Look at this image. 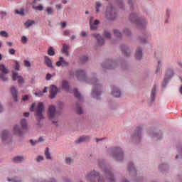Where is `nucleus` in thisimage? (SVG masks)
<instances>
[{
  "label": "nucleus",
  "mask_w": 182,
  "mask_h": 182,
  "mask_svg": "<svg viewBox=\"0 0 182 182\" xmlns=\"http://www.w3.org/2000/svg\"><path fill=\"white\" fill-rule=\"evenodd\" d=\"M90 137L89 136H82L78 140L75 141V143H83L85 141H89Z\"/></svg>",
  "instance_id": "nucleus-19"
},
{
  "label": "nucleus",
  "mask_w": 182,
  "mask_h": 182,
  "mask_svg": "<svg viewBox=\"0 0 182 182\" xmlns=\"http://www.w3.org/2000/svg\"><path fill=\"white\" fill-rule=\"evenodd\" d=\"M62 87L65 89V90H67V92H69V82H68V81H63Z\"/></svg>",
  "instance_id": "nucleus-29"
},
{
  "label": "nucleus",
  "mask_w": 182,
  "mask_h": 182,
  "mask_svg": "<svg viewBox=\"0 0 182 182\" xmlns=\"http://www.w3.org/2000/svg\"><path fill=\"white\" fill-rule=\"evenodd\" d=\"M48 55H49V56H55V50H53V47H49L48 50Z\"/></svg>",
  "instance_id": "nucleus-32"
},
{
  "label": "nucleus",
  "mask_w": 182,
  "mask_h": 182,
  "mask_svg": "<svg viewBox=\"0 0 182 182\" xmlns=\"http://www.w3.org/2000/svg\"><path fill=\"white\" fill-rule=\"evenodd\" d=\"M98 82L99 81L96 78H92L88 81V83H92V85H93L92 95L94 99H100L99 96H100L102 93V86L98 83Z\"/></svg>",
  "instance_id": "nucleus-1"
},
{
  "label": "nucleus",
  "mask_w": 182,
  "mask_h": 182,
  "mask_svg": "<svg viewBox=\"0 0 182 182\" xmlns=\"http://www.w3.org/2000/svg\"><path fill=\"white\" fill-rule=\"evenodd\" d=\"M121 49L125 56H130V50L126 46H121Z\"/></svg>",
  "instance_id": "nucleus-24"
},
{
  "label": "nucleus",
  "mask_w": 182,
  "mask_h": 182,
  "mask_svg": "<svg viewBox=\"0 0 182 182\" xmlns=\"http://www.w3.org/2000/svg\"><path fill=\"white\" fill-rule=\"evenodd\" d=\"M87 60H89V58L87 56L80 57L81 63H85V62H87Z\"/></svg>",
  "instance_id": "nucleus-42"
},
{
  "label": "nucleus",
  "mask_w": 182,
  "mask_h": 182,
  "mask_svg": "<svg viewBox=\"0 0 182 182\" xmlns=\"http://www.w3.org/2000/svg\"><path fill=\"white\" fill-rule=\"evenodd\" d=\"M61 28H66V22H63Z\"/></svg>",
  "instance_id": "nucleus-62"
},
{
  "label": "nucleus",
  "mask_w": 182,
  "mask_h": 182,
  "mask_svg": "<svg viewBox=\"0 0 182 182\" xmlns=\"http://www.w3.org/2000/svg\"><path fill=\"white\" fill-rule=\"evenodd\" d=\"M45 156L47 160H52L50 152H49V148H46L45 151Z\"/></svg>",
  "instance_id": "nucleus-28"
},
{
  "label": "nucleus",
  "mask_w": 182,
  "mask_h": 182,
  "mask_svg": "<svg viewBox=\"0 0 182 182\" xmlns=\"http://www.w3.org/2000/svg\"><path fill=\"white\" fill-rule=\"evenodd\" d=\"M65 163L66 164H72V163H73V160L70 158H66Z\"/></svg>",
  "instance_id": "nucleus-46"
},
{
  "label": "nucleus",
  "mask_w": 182,
  "mask_h": 182,
  "mask_svg": "<svg viewBox=\"0 0 182 182\" xmlns=\"http://www.w3.org/2000/svg\"><path fill=\"white\" fill-rule=\"evenodd\" d=\"M33 9H35V11H43V6H33Z\"/></svg>",
  "instance_id": "nucleus-43"
},
{
  "label": "nucleus",
  "mask_w": 182,
  "mask_h": 182,
  "mask_svg": "<svg viewBox=\"0 0 182 182\" xmlns=\"http://www.w3.org/2000/svg\"><path fill=\"white\" fill-rule=\"evenodd\" d=\"M73 93H74V96H75L77 99H82V96L80 95V93L79 92V91H77V89L75 88L73 90Z\"/></svg>",
  "instance_id": "nucleus-31"
},
{
  "label": "nucleus",
  "mask_w": 182,
  "mask_h": 182,
  "mask_svg": "<svg viewBox=\"0 0 182 182\" xmlns=\"http://www.w3.org/2000/svg\"><path fill=\"white\" fill-rule=\"evenodd\" d=\"M21 42L23 44L26 43V42H28V38H26V36H22Z\"/></svg>",
  "instance_id": "nucleus-49"
},
{
  "label": "nucleus",
  "mask_w": 182,
  "mask_h": 182,
  "mask_svg": "<svg viewBox=\"0 0 182 182\" xmlns=\"http://www.w3.org/2000/svg\"><path fill=\"white\" fill-rule=\"evenodd\" d=\"M13 161H14V163H21L22 161H23V157L22 156H17L14 158Z\"/></svg>",
  "instance_id": "nucleus-33"
},
{
  "label": "nucleus",
  "mask_w": 182,
  "mask_h": 182,
  "mask_svg": "<svg viewBox=\"0 0 182 182\" xmlns=\"http://www.w3.org/2000/svg\"><path fill=\"white\" fill-rule=\"evenodd\" d=\"M131 22L136 23L139 28H144L146 26V21L139 18L136 14H132L129 16Z\"/></svg>",
  "instance_id": "nucleus-3"
},
{
  "label": "nucleus",
  "mask_w": 182,
  "mask_h": 182,
  "mask_svg": "<svg viewBox=\"0 0 182 182\" xmlns=\"http://www.w3.org/2000/svg\"><path fill=\"white\" fill-rule=\"evenodd\" d=\"M99 178V173L95 171H91L86 177L87 181L90 182H96L97 178Z\"/></svg>",
  "instance_id": "nucleus-9"
},
{
  "label": "nucleus",
  "mask_w": 182,
  "mask_h": 182,
  "mask_svg": "<svg viewBox=\"0 0 182 182\" xmlns=\"http://www.w3.org/2000/svg\"><path fill=\"white\" fill-rule=\"evenodd\" d=\"M2 141H5L8 139V131H4L2 133Z\"/></svg>",
  "instance_id": "nucleus-35"
},
{
  "label": "nucleus",
  "mask_w": 182,
  "mask_h": 182,
  "mask_svg": "<svg viewBox=\"0 0 182 182\" xmlns=\"http://www.w3.org/2000/svg\"><path fill=\"white\" fill-rule=\"evenodd\" d=\"M29 96L28 95H25L23 98L22 100L23 102H26V100H27L28 99Z\"/></svg>",
  "instance_id": "nucleus-58"
},
{
  "label": "nucleus",
  "mask_w": 182,
  "mask_h": 182,
  "mask_svg": "<svg viewBox=\"0 0 182 182\" xmlns=\"http://www.w3.org/2000/svg\"><path fill=\"white\" fill-rule=\"evenodd\" d=\"M35 107H36V103H33L31 105V107L30 108L31 112H34L35 111Z\"/></svg>",
  "instance_id": "nucleus-51"
},
{
  "label": "nucleus",
  "mask_w": 182,
  "mask_h": 182,
  "mask_svg": "<svg viewBox=\"0 0 182 182\" xmlns=\"http://www.w3.org/2000/svg\"><path fill=\"white\" fill-rule=\"evenodd\" d=\"M154 137H159V139H161V134H155Z\"/></svg>",
  "instance_id": "nucleus-60"
},
{
  "label": "nucleus",
  "mask_w": 182,
  "mask_h": 182,
  "mask_svg": "<svg viewBox=\"0 0 182 182\" xmlns=\"http://www.w3.org/2000/svg\"><path fill=\"white\" fill-rule=\"evenodd\" d=\"M141 137V127H138L136 129L135 133L133 135V138L136 139V140H140Z\"/></svg>",
  "instance_id": "nucleus-16"
},
{
  "label": "nucleus",
  "mask_w": 182,
  "mask_h": 182,
  "mask_svg": "<svg viewBox=\"0 0 182 182\" xmlns=\"http://www.w3.org/2000/svg\"><path fill=\"white\" fill-rule=\"evenodd\" d=\"M112 157L117 161H120L123 159V151L119 147H114L112 149Z\"/></svg>",
  "instance_id": "nucleus-7"
},
{
  "label": "nucleus",
  "mask_w": 182,
  "mask_h": 182,
  "mask_svg": "<svg viewBox=\"0 0 182 182\" xmlns=\"http://www.w3.org/2000/svg\"><path fill=\"white\" fill-rule=\"evenodd\" d=\"M0 36H1L2 38H9V35L5 31H0Z\"/></svg>",
  "instance_id": "nucleus-39"
},
{
  "label": "nucleus",
  "mask_w": 182,
  "mask_h": 182,
  "mask_svg": "<svg viewBox=\"0 0 182 182\" xmlns=\"http://www.w3.org/2000/svg\"><path fill=\"white\" fill-rule=\"evenodd\" d=\"M12 80L14 81L17 80L19 85L25 83V80L23 79V77L21 75H18V73H13Z\"/></svg>",
  "instance_id": "nucleus-10"
},
{
  "label": "nucleus",
  "mask_w": 182,
  "mask_h": 182,
  "mask_svg": "<svg viewBox=\"0 0 182 182\" xmlns=\"http://www.w3.org/2000/svg\"><path fill=\"white\" fill-rule=\"evenodd\" d=\"M64 36H70V31L65 30L63 31Z\"/></svg>",
  "instance_id": "nucleus-48"
},
{
  "label": "nucleus",
  "mask_w": 182,
  "mask_h": 182,
  "mask_svg": "<svg viewBox=\"0 0 182 182\" xmlns=\"http://www.w3.org/2000/svg\"><path fill=\"white\" fill-rule=\"evenodd\" d=\"M45 111V105H43V103L39 102L38 103L35 112H36V116L37 120H42V119H44L43 117V112Z\"/></svg>",
  "instance_id": "nucleus-5"
},
{
  "label": "nucleus",
  "mask_w": 182,
  "mask_h": 182,
  "mask_svg": "<svg viewBox=\"0 0 182 182\" xmlns=\"http://www.w3.org/2000/svg\"><path fill=\"white\" fill-rule=\"evenodd\" d=\"M42 160H43V156H38L37 161H42Z\"/></svg>",
  "instance_id": "nucleus-57"
},
{
  "label": "nucleus",
  "mask_w": 182,
  "mask_h": 182,
  "mask_svg": "<svg viewBox=\"0 0 182 182\" xmlns=\"http://www.w3.org/2000/svg\"><path fill=\"white\" fill-rule=\"evenodd\" d=\"M69 46L64 44L63 46L62 53L65 55V56H69Z\"/></svg>",
  "instance_id": "nucleus-25"
},
{
  "label": "nucleus",
  "mask_w": 182,
  "mask_h": 182,
  "mask_svg": "<svg viewBox=\"0 0 182 182\" xmlns=\"http://www.w3.org/2000/svg\"><path fill=\"white\" fill-rule=\"evenodd\" d=\"M13 130H14V134H16L17 136H22L23 134L22 131L20 129L18 125H15L14 127Z\"/></svg>",
  "instance_id": "nucleus-21"
},
{
  "label": "nucleus",
  "mask_w": 182,
  "mask_h": 182,
  "mask_svg": "<svg viewBox=\"0 0 182 182\" xmlns=\"http://www.w3.org/2000/svg\"><path fill=\"white\" fill-rule=\"evenodd\" d=\"M6 45H8V46H12L13 43L11 42H6Z\"/></svg>",
  "instance_id": "nucleus-64"
},
{
  "label": "nucleus",
  "mask_w": 182,
  "mask_h": 182,
  "mask_svg": "<svg viewBox=\"0 0 182 182\" xmlns=\"http://www.w3.org/2000/svg\"><path fill=\"white\" fill-rule=\"evenodd\" d=\"M105 178H107L109 182H115L114 177L113 176V173L110 169H104V176ZM102 176H99L98 182H105L103 181Z\"/></svg>",
  "instance_id": "nucleus-6"
},
{
  "label": "nucleus",
  "mask_w": 182,
  "mask_h": 182,
  "mask_svg": "<svg viewBox=\"0 0 182 182\" xmlns=\"http://www.w3.org/2000/svg\"><path fill=\"white\" fill-rule=\"evenodd\" d=\"M46 80H50L52 79V75L50 73H48L46 77Z\"/></svg>",
  "instance_id": "nucleus-53"
},
{
  "label": "nucleus",
  "mask_w": 182,
  "mask_h": 182,
  "mask_svg": "<svg viewBox=\"0 0 182 182\" xmlns=\"http://www.w3.org/2000/svg\"><path fill=\"white\" fill-rule=\"evenodd\" d=\"M15 63H16V66H15V69L16 70H19V63H18V61H15Z\"/></svg>",
  "instance_id": "nucleus-54"
},
{
  "label": "nucleus",
  "mask_w": 182,
  "mask_h": 182,
  "mask_svg": "<svg viewBox=\"0 0 182 182\" xmlns=\"http://www.w3.org/2000/svg\"><path fill=\"white\" fill-rule=\"evenodd\" d=\"M23 116H25V117H29V112H25Z\"/></svg>",
  "instance_id": "nucleus-63"
},
{
  "label": "nucleus",
  "mask_w": 182,
  "mask_h": 182,
  "mask_svg": "<svg viewBox=\"0 0 182 182\" xmlns=\"http://www.w3.org/2000/svg\"><path fill=\"white\" fill-rule=\"evenodd\" d=\"M20 124L22 129H28V122L26 121V119H21L20 122Z\"/></svg>",
  "instance_id": "nucleus-26"
},
{
  "label": "nucleus",
  "mask_w": 182,
  "mask_h": 182,
  "mask_svg": "<svg viewBox=\"0 0 182 182\" xmlns=\"http://www.w3.org/2000/svg\"><path fill=\"white\" fill-rule=\"evenodd\" d=\"M11 92L14 99V102H16L18 100V91L16 90V88H15V87H12L11 89Z\"/></svg>",
  "instance_id": "nucleus-20"
},
{
  "label": "nucleus",
  "mask_w": 182,
  "mask_h": 182,
  "mask_svg": "<svg viewBox=\"0 0 182 182\" xmlns=\"http://www.w3.org/2000/svg\"><path fill=\"white\" fill-rule=\"evenodd\" d=\"M81 36H82L83 38H85V36H87V33H86V31H82Z\"/></svg>",
  "instance_id": "nucleus-56"
},
{
  "label": "nucleus",
  "mask_w": 182,
  "mask_h": 182,
  "mask_svg": "<svg viewBox=\"0 0 182 182\" xmlns=\"http://www.w3.org/2000/svg\"><path fill=\"white\" fill-rule=\"evenodd\" d=\"M33 23H35V21H32V20H28L25 23L26 26H27V28H29L30 26H32V25H33Z\"/></svg>",
  "instance_id": "nucleus-38"
},
{
  "label": "nucleus",
  "mask_w": 182,
  "mask_h": 182,
  "mask_svg": "<svg viewBox=\"0 0 182 182\" xmlns=\"http://www.w3.org/2000/svg\"><path fill=\"white\" fill-rule=\"evenodd\" d=\"M143 57V53L141 48L136 49V54H135V58L138 60H140L141 58Z\"/></svg>",
  "instance_id": "nucleus-22"
},
{
  "label": "nucleus",
  "mask_w": 182,
  "mask_h": 182,
  "mask_svg": "<svg viewBox=\"0 0 182 182\" xmlns=\"http://www.w3.org/2000/svg\"><path fill=\"white\" fill-rule=\"evenodd\" d=\"M46 12L48 15H52V14H53V9L52 7H48L46 9Z\"/></svg>",
  "instance_id": "nucleus-41"
},
{
  "label": "nucleus",
  "mask_w": 182,
  "mask_h": 182,
  "mask_svg": "<svg viewBox=\"0 0 182 182\" xmlns=\"http://www.w3.org/2000/svg\"><path fill=\"white\" fill-rule=\"evenodd\" d=\"M174 75V73L173 72V70H169L168 71H167L166 76H165V82H167V80H168V79H171V77H173Z\"/></svg>",
  "instance_id": "nucleus-23"
},
{
  "label": "nucleus",
  "mask_w": 182,
  "mask_h": 182,
  "mask_svg": "<svg viewBox=\"0 0 182 182\" xmlns=\"http://www.w3.org/2000/svg\"><path fill=\"white\" fill-rule=\"evenodd\" d=\"M92 36H94V38H96V39L97 40V43L100 46H102L105 43V39H103V38H102L100 35L97 33H94L92 34Z\"/></svg>",
  "instance_id": "nucleus-17"
},
{
  "label": "nucleus",
  "mask_w": 182,
  "mask_h": 182,
  "mask_svg": "<svg viewBox=\"0 0 182 182\" xmlns=\"http://www.w3.org/2000/svg\"><path fill=\"white\" fill-rule=\"evenodd\" d=\"M0 70H1V72H2V73L0 74V79L1 80H3V82H6V80H8V76H6V75H8V73L9 72L8 70V68H6L5 65L1 64L0 65Z\"/></svg>",
  "instance_id": "nucleus-8"
},
{
  "label": "nucleus",
  "mask_w": 182,
  "mask_h": 182,
  "mask_svg": "<svg viewBox=\"0 0 182 182\" xmlns=\"http://www.w3.org/2000/svg\"><path fill=\"white\" fill-rule=\"evenodd\" d=\"M8 181L21 182V181H18L17 179H8Z\"/></svg>",
  "instance_id": "nucleus-59"
},
{
  "label": "nucleus",
  "mask_w": 182,
  "mask_h": 182,
  "mask_svg": "<svg viewBox=\"0 0 182 182\" xmlns=\"http://www.w3.org/2000/svg\"><path fill=\"white\" fill-rule=\"evenodd\" d=\"M15 52H16V51L15 49H14V48H11V49L9 50V53H10V55H15Z\"/></svg>",
  "instance_id": "nucleus-55"
},
{
  "label": "nucleus",
  "mask_w": 182,
  "mask_h": 182,
  "mask_svg": "<svg viewBox=\"0 0 182 182\" xmlns=\"http://www.w3.org/2000/svg\"><path fill=\"white\" fill-rule=\"evenodd\" d=\"M104 36H105V38H107L108 39H110L112 35L110 34V33L105 31L104 33Z\"/></svg>",
  "instance_id": "nucleus-50"
},
{
  "label": "nucleus",
  "mask_w": 182,
  "mask_h": 182,
  "mask_svg": "<svg viewBox=\"0 0 182 182\" xmlns=\"http://www.w3.org/2000/svg\"><path fill=\"white\" fill-rule=\"evenodd\" d=\"M56 65L58 67H68L69 66V63L65 60V58H63V57H60L59 60L56 63Z\"/></svg>",
  "instance_id": "nucleus-13"
},
{
  "label": "nucleus",
  "mask_w": 182,
  "mask_h": 182,
  "mask_svg": "<svg viewBox=\"0 0 182 182\" xmlns=\"http://www.w3.org/2000/svg\"><path fill=\"white\" fill-rule=\"evenodd\" d=\"M124 33H125V35H127V36H130V30L126 28V29L124 31Z\"/></svg>",
  "instance_id": "nucleus-52"
},
{
  "label": "nucleus",
  "mask_w": 182,
  "mask_h": 182,
  "mask_svg": "<svg viewBox=\"0 0 182 182\" xmlns=\"http://www.w3.org/2000/svg\"><path fill=\"white\" fill-rule=\"evenodd\" d=\"M114 34L117 38H122V33L119 30H114Z\"/></svg>",
  "instance_id": "nucleus-40"
},
{
  "label": "nucleus",
  "mask_w": 182,
  "mask_h": 182,
  "mask_svg": "<svg viewBox=\"0 0 182 182\" xmlns=\"http://www.w3.org/2000/svg\"><path fill=\"white\" fill-rule=\"evenodd\" d=\"M76 76L78 80H86V73L82 70H78Z\"/></svg>",
  "instance_id": "nucleus-12"
},
{
  "label": "nucleus",
  "mask_w": 182,
  "mask_h": 182,
  "mask_svg": "<svg viewBox=\"0 0 182 182\" xmlns=\"http://www.w3.org/2000/svg\"><path fill=\"white\" fill-rule=\"evenodd\" d=\"M100 6H102V4L100 2H97L96 3V12H100Z\"/></svg>",
  "instance_id": "nucleus-45"
},
{
  "label": "nucleus",
  "mask_w": 182,
  "mask_h": 182,
  "mask_svg": "<svg viewBox=\"0 0 182 182\" xmlns=\"http://www.w3.org/2000/svg\"><path fill=\"white\" fill-rule=\"evenodd\" d=\"M105 16L107 19L109 21H113L116 19V17L117 16V13L116 12V9L113 8V6L109 5L107 8V11L105 13Z\"/></svg>",
  "instance_id": "nucleus-4"
},
{
  "label": "nucleus",
  "mask_w": 182,
  "mask_h": 182,
  "mask_svg": "<svg viewBox=\"0 0 182 182\" xmlns=\"http://www.w3.org/2000/svg\"><path fill=\"white\" fill-rule=\"evenodd\" d=\"M158 65H159V66L157 67L156 70V73L157 75L161 73V70L160 69V60H158Z\"/></svg>",
  "instance_id": "nucleus-44"
},
{
  "label": "nucleus",
  "mask_w": 182,
  "mask_h": 182,
  "mask_svg": "<svg viewBox=\"0 0 182 182\" xmlns=\"http://www.w3.org/2000/svg\"><path fill=\"white\" fill-rule=\"evenodd\" d=\"M155 96H156V85L154 86V87L151 90V97L152 100H154Z\"/></svg>",
  "instance_id": "nucleus-37"
},
{
  "label": "nucleus",
  "mask_w": 182,
  "mask_h": 182,
  "mask_svg": "<svg viewBox=\"0 0 182 182\" xmlns=\"http://www.w3.org/2000/svg\"><path fill=\"white\" fill-rule=\"evenodd\" d=\"M58 94V87L56 85H52L50 88V99H55Z\"/></svg>",
  "instance_id": "nucleus-11"
},
{
  "label": "nucleus",
  "mask_w": 182,
  "mask_h": 182,
  "mask_svg": "<svg viewBox=\"0 0 182 182\" xmlns=\"http://www.w3.org/2000/svg\"><path fill=\"white\" fill-rule=\"evenodd\" d=\"M48 116L53 123H58V117L60 116V113L56 112V107L53 105H50L48 110Z\"/></svg>",
  "instance_id": "nucleus-2"
},
{
  "label": "nucleus",
  "mask_w": 182,
  "mask_h": 182,
  "mask_svg": "<svg viewBox=\"0 0 182 182\" xmlns=\"http://www.w3.org/2000/svg\"><path fill=\"white\" fill-rule=\"evenodd\" d=\"M76 112L78 114H82L83 113V109L80 107V105H76Z\"/></svg>",
  "instance_id": "nucleus-34"
},
{
  "label": "nucleus",
  "mask_w": 182,
  "mask_h": 182,
  "mask_svg": "<svg viewBox=\"0 0 182 182\" xmlns=\"http://www.w3.org/2000/svg\"><path fill=\"white\" fill-rule=\"evenodd\" d=\"M92 21H93V17H91L90 20V29L92 31H96V29H97V26H96V25H95L94 23L93 24L92 23Z\"/></svg>",
  "instance_id": "nucleus-30"
},
{
  "label": "nucleus",
  "mask_w": 182,
  "mask_h": 182,
  "mask_svg": "<svg viewBox=\"0 0 182 182\" xmlns=\"http://www.w3.org/2000/svg\"><path fill=\"white\" fill-rule=\"evenodd\" d=\"M15 13L17 14V15H25V9H21L20 10H16Z\"/></svg>",
  "instance_id": "nucleus-36"
},
{
  "label": "nucleus",
  "mask_w": 182,
  "mask_h": 182,
  "mask_svg": "<svg viewBox=\"0 0 182 182\" xmlns=\"http://www.w3.org/2000/svg\"><path fill=\"white\" fill-rule=\"evenodd\" d=\"M99 23H100L99 20H95V22H94V25H99Z\"/></svg>",
  "instance_id": "nucleus-61"
},
{
  "label": "nucleus",
  "mask_w": 182,
  "mask_h": 182,
  "mask_svg": "<svg viewBox=\"0 0 182 182\" xmlns=\"http://www.w3.org/2000/svg\"><path fill=\"white\" fill-rule=\"evenodd\" d=\"M103 68H106V69H114L116 68V62H108V63H104L102 64Z\"/></svg>",
  "instance_id": "nucleus-15"
},
{
  "label": "nucleus",
  "mask_w": 182,
  "mask_h": 182,
  "mask_svg": "<svg viewBox=\"0 0 182 182\" xmlns=\"http://www.w3.org/2000/svg\"><path fill=\"white\" fill-rule=\"evenodd\" d=\"M44 62L45 65H47V68H50V69H53L52 60L48 55L44 56Z\"/></svg>",
  "instance_id": "nucleus-14"
},
{
  "label": "nucleus",
  "mask_w": 182,
  "mask_h": 182,
  "mask_svg": "<svg viewBox=\"0 0 182 182\" xmlns=\"http://www.w3.org/2000/svg\"><path fill=\"white\" fill-rule=\"evenodd\" d=\"M24 66H26V68H31V62L25 60H24Z\"/></svg>",
  "instance_id": "nucleus-47"
},
{
  "label": "nucleus",
  "mask_w": 182,
  "mask_h": 182,
  "mask_svg": "<svg viewBox=\"0 0 182 182\" xmlns=\"http://www.w3.org/2000/svg\"><path fill=\"white\" fill-rule=\"evenodd\" d=\"M112 93L114 97H120L122 96V92L116 87H113Z\"/></svg>",
  "instance_id": "nucleus-18"
},
{
  "label": "nucleus",
  "mask_w": 182,
  "mask_h": 182,
  "mask_svg": "<svg viewBox=\"0 0 182 182\" xmlns=\"http://www.w3.org/2000/svg\"><path fill=\"white\" fill-rule=\"evenodd\" d=\"M128 171H129V173H133L134 174H136V168H134L133 164L132 163L129 164Z\"/></svg>",
  "instance_id": "nucleus-27"
}]
</instances>
